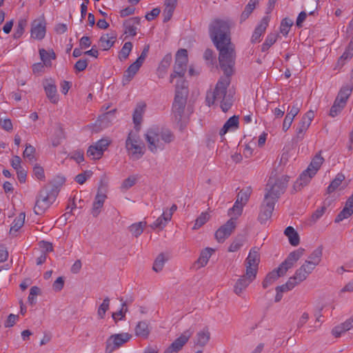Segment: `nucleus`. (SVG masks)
Returning <instances> with one entry per match:
<instances>
[{
  "instance_id": "obj_1",
  "label": "nucleus",
  "mask_w": 353,
  "mask_h": 353,
  "mask_svg": "<svg viewBox=\"0 0 353 353\" xmlns=\"http://www.w3.org/2000/svg\"><path fill=\"white\" fill-rule=\"evenodd\" d=\"M219 51V61L220 68L223 71L226 78L220 79L213 91H209L206 94L205 101L208 106L216 101L221 103L223 112H226L232 107L234 102L233 94L228 92L227 88L230 85V77L233 74V68L235 64L236 53L234 46L230 42L220 43L215 46Z\"/></svg>"
},
{
  "instance_id": "obj_2",
  "label": "nucleus",
  "mask_w": 353,
  "mask_h": 353,
  "mask_svg": "<svg viewBox=\"0 0 353 353\" xmlns=\"http://www.w3.org/2000/svg\"><path fill=\"white\" fill-rule=\"evenodd\" d=\"M305 250L299 248L289 254L283 262L275 270L269 272L265 277L262 285L263 288H267L279 277L283 276L287 271L292 268L296 261L303 256Z\"/></svg>"
},
{
  "instance_id": "obj_3",
  "label": "nucleus",
  "mask_w": 353,
  "mask_h": 353,
  "mask_svg": "<svg viewBox=\"0 0 353 353\" xmlns=\"http://www.w3.org/2000/svg\"><path fill=\"white\" fill-rule=\"evenodd\" d=\"M145 139L148 149L152 153H156L158 150H163L165 143L173 141L174 136L169 130L150 128L145 134Z\"/></svg>"
},
{
  "instance_id": "obj_4",
  "label": "nucleus",
  "mask_w": 353,
  "mask_h": 353,
  "mask_svg": "<svg viewBox=\"0 0 353 353\" xmlns=\"http://www.w3.org/2000/svg\"><path fill=\"white\" fill-rule=\"evenodd\" d=\"M188 94L186 82L180 79L177 81L175 90V97L172 104V114L175 121L182 120Z\"/></svg>"
},
{
  "instance_id": "obj_5",
  "label": "nucleus",
  "mask_w": 353,
  "mask_h": 353,
  "mask_svg": "<svg viewBox=\"0 0 353 353\" xmlns=\"http://www.w3.org/2000/svg\"><path fill=\"white\" fill-rule=\"evenodd\" d=\"M210 37L214 44L216 43H224L230 42V25L228 22L216 19L214 20L209 28Z\"/></svg>"
},
{
  "instance_id": "obj_6",
  "label": "nucleus",
  "mask_w": 353,
  "mask_h": 353,
  "mask_svg": "<svg viewBox=\"0 0 353 353\" xmlns=\"http://www.w3.org/2000/svg\"><path fill=\"white\" fill-rule=\"evenodd\" d=\"M288 179V176H282L278 179L270 178L266 185L264 199L276 203L280 196L284 193Z\"/></svg>"
},
{
  "instance_id": "obj_7",
  "label": "nucleus",
  "mask_w": 353,
  "mask_h": 353,
  "mask_svg": "<svg viewBox=\"0 0 353 353\" xmlns=\"http://www.w3.org/2000/svg\"><path fill=\"white\" fill-rule=\"evenodd\" d=\"M57 192L54 189L49 190L45 187L39 191L37 197L34 212L38 215L43 214L54 201Z\"/></svg>"
},
{
  "instance_id": "obj_8",
  "label": "nucleus",
  "mask_w": 353,
  "mask_h": 353,
  "mask_svg": "<svg viewBox=\"0 0 353 353\" xmlns=\"http://www.w3.org/2000/svg\"><path fill=\"white\" fill-rule=\"evenodd\" d=\"M188 51L185 49H180L176 54L174 74L170 75V83H172L174 78L176 76L183 77L185 73L188 64Z\"/></svg>"
},
{
  "instance_id": "obj_9",
  "label": "nucleus",
  "mask_w": 353,
  "mask_h": 353,
  "mask_svg": "<svg viewBox=\"0 0 353 353\" xmlns=\"http://www.w3.org/2000/svg\"><path fill=\"white\" fill-rule=\"evenodd\" d=\"M125 148L134 159H140L143 154V147L139 143V137L136 133L132 132L128 134L125 141Z\"/></svg>"
},
{
  "instance_id": "obj_10",
  "label": "nucleus",
  "mask_w": 353,
  "mask_h": 353,
  "mask_svg": "<svg viewBox=\"0 0 353 353\" xmlns=\"http://www.w3.org/2000/svg\"><path fill=\"white\" fill-rule=\"evenodd\" d=\"M259 263L260 254L259 253V248L256 247L252 248L244 262L247 274H251L256 277Z\"/></svg>"
},
{
  "instance_id": "obj_11",
  "label": "nucleus",
  "mask_w": 353,
  "mask_h": 353,
  "mask_svg": "<svg viewBox=\"0 0 353 353\" xmlns=\"http://www.w3.org/2000/svg\"><path fill=\"white\" fill-rule=\"evenodd\" d=\"M131 337V334L128 333L112 335L106 341L105 353H112L114 350L127 343Z\"/></svg>"
},
{
  "instance_id": "obj_12",
  "label": "nucleus",
  "mask_w": 353,
  "mask_h": 353,
  "mask_svg": "<svg viewBox=\"0 0 353 353\" xmlns=\"http://www.w3.org/2000/svg\"><path fill=\"white\" fill-rule=\"evenodd\" d=\"M192 334V331L190 330H185L179 338L171 343L163 353H178L188 342Z\"/></svg>"
},
{
  "instance_id": "obj_13",
  "label": "nucleus",
  "mask_w": 353,
  "mask_h": 353,
  "mask_svg": "<svg viewBox=\"0 0 353 353\" xmlns=\"http://www.w3.org/2000/svg\"><path fill=\"white\" fill-rule=\"evenodd\" d=\"M46 32V23L43 17L34 20L31 25V37L37 40L44 38Z\"/></svg>"
},
{
  "instance_id": "obj_14",
  "label": "nucleus",
  "mask_w": 353,
  "mask_h": 353,
  "mask_svg": "<svg viewBox=\"0 0 353 353\" xmlns=\"http://www.w3.org/2000/svg\"><path fill=\"white\" fill-rule=\"evenodd\" d=\"M256 276L247 274L245 272L244 274L241 275L234 284L233 292L237 296H241L243 292L247 289L250 284L255 280Z\"/></svg>"
},
{
  "instance_id": "obj_15",
  "label": "nucleus",
  "mask_w": 353,
  "mask_h": 353,
  "mask_svg": "<svg viewBox=\"0 0 353 353\" xmlns=\"http://www.w3.org/2000/svg\"><path fill=\"white\" fill-rule=\"evenodd\" d=\"M314 112L310 110L303 116L296 129L297 139H302L303 138L305 132L314 119Z\"/></svg>"
},
{
  "instance_id": "obj_16",
  "label": "nucleus",
  "mask_w": 353,
  "mask_h": 353,
  "mask_svg": "<svg viewBox=\"0 0 353 353\" xmlns=\"http://www.w3.org/2000/svg\"><path fill=\"white\" fill-rule=\"evenodd\" d=\"M236 227L233 217L228 220L225 224L222 225L215 233V237L219 242H223L225 239L230 236Z\"/></svg>"
},
{
  "instance_id": "obj_17",
  "label": "nucleus",
  "mask_w": 353,
  "mask_h": 353,
  "mask_svg": "<svg viewBox=\"0 0 353 353\" xmlns=\"http://www.w3.org/2000/svg\"><path fill=\"white\" fill-rule=\"evenodd\" d=\"M274 205V202L270 200L266 201L265 199H263L258 217L261 223H265L266 221L271 218Z\"/></svg>"
},
{
  "instance_id": "obj_18",
  "label": "nucleus",
  "mask_w": 353,
  "mask_h": 353,
  "mask_svg": "<svg viewBox=\"0 0 353 353\" xmlns=\"http://www.w3.org/2000/svg\"><path fill=\"white\" fill-rule=\"evenodd\" d=\"M270 18L268 16H265L263 17L260 23L256 27L252 36V42L256 43L260 41V38L262 34L265 32L267 27L268 26V23L270 22Z\"/></svg>"
},
{
  "instance_id": "obj_19",
  "label": "nucleus",
  "mask_w": 353,
  "mask_h": 353,
  "mask_svg": "<svg viewBox=\"0 0 353 353\" xmlns=\"http://www.w3.org/2000/svg\"><path fill=\"white\" fill-rule=\"evenodd\" d=\"M47 97L52 103H57L59 98L57 94V86L52 80H46L43 84Z\"/></svg>"
},
{
  "instance_id": "obj_20",
  "label": "nucleus",
  "mask_w": 353,
  "mask_h": 353,
  "mask_svg": "<svg viewBox=\"0 0 353 353\" xmlns=\"http://www.w3.org/2000/svg\"><path fill=\"white\" fill-rule=\"evenodd\" d=\"M139 17H132L126 20L123 26L125 28L124 33L132 37H134L137 34V30L138 26L140 24Z\"/></svg>"
},
{
  "instance_id": "obj_21",
  "label": "nucleus",
  "mask_w": 353,
  "mask_h": 353,
  "mask_svg": "<svg viewBox=\"0 0 353 353\" xmlns=\"http://www.w3.org/2000/svg\"><path fill=\"white\" fill-rule=\"evenodd\" d=\"M141 65L139 63V61H134L132 63L128 69L124 72L122 83L123 85H126L132 81L135 74L139 70Z\"/></svg>"
},
{
  "instance_id": "obj_22",
  "label": "nucleus",
  "mask_w": 353,
  "mask_h": 353,
  "mask_svg": "<svg viewBox=\"0 0 353 353\" xmlns=\"http://www.w3.org/2000/svg\"><path fill=\"white\" fill-rule=\"evenodd\" d=\"M105 199L106 195L102 193L101 190L99 189L91 210V214L93 216L97 217L100 214L101 209L103 205Z\"/></svg>"
},
{
  "instance_id": "obj_23",
  "label": "nucleus",
  "mask_w": 353,
  "mask_h": 353,
  "mask_svg": "<svg viewBox=\"0 0 353 353\" xmlns=\"http://www.w3.org/2000/svg\"><path fill=\"white\" fill-rule=\"evenodd\" d=\"M310 172V169H306L300 174L299 179L294 184V189L296 191L301 190L302 188L307 185L310 183L312 178L314 176L312 175Z\"/></svg>"
},
{
  "instance_id": "obj_24",
  "label": "nucleus",
  "mask_w": 353,
  "mask_h": 353,
  "mask_svg": "<svg viewBox=\"0 0 353 353\" xmlns=\"http://www.w3.org/2000/svg\"><path fill=\"white\" fill-rule=\"evenodd\" d=\"M116 38L117 34L113 32L103 34L99 39L101 48L103 50H109L114 45Z\"/></svg>"
},
{
  "instance_id": "obj_25",
  "label": "nucleus",
  "mask_w": 353,
  "mask_h": 353,
  "mask_svg": "<svg viewBox=\"0 0 353 353\" xmlns=\"http://www.w3.org/2000/svg\"><path fill=\"white\" fill-rule=\"evenodd\" d=\"M353 213V201L347 200L343 209L339 212V214L335 218V223H339L345 219L350 216Z\"/></svg>"
},
{
  "instance_id": "obj_26",
  "label": "nucleus",
  "mask_w": 353,
  "mask_h": 353,
  "mask_svg": "<svg viewBox=\"0 0 353 353\" xmlns=\"http://www.w3.org/2000/svg\"><path fill=\"white\" fill-rule=\"evenodd\" d=\"M145 107L146 105L144 103H139L134 110L132 117L133 122L136 127L139 125L142 122Z\"/></svg>"
},
{
  "instance_id": "obj_27",
  "label": "nucleus",
  "mask_w": 353,
  "mask_h": 353,
  "mask_svg": "<svg viewBox=\"0 0 353 353\" xmlns=\"http://www.w3.org/2000/svg\"><path fill=\"white\" fill-rule=\"evenodd\" d=\"M321 152L317 153L312 159L311 163L308 165L307 169H310V173L312 175H315L317 171L320 169L321 165L324 161V159L321 156Z\"/></svg>"
},
{
  "instance_id": "obj_28",
  "label": "nucleus",
  "mask_w": 353,
  "mask_h": 353,
  "mask_svg": "<svg viewBox=\"0 0 353 353\" xmlns=\"http://www.w3.org/2000/svg\"><path fill=\"white\" fill-rule=\"evenodd\" d=\"M284 234L288 238L289 242L292 245L296 246L299 244V235L293 227H287L284 231Z\"/></svg>"
},
{
  "instance_id": "obj_29",
  "label": "nucleus",
  "mask_w": 353,
  "mask_h": 353,
  "mask_svg": "<svg viewBox=\"0 0 353 353\" xmlns=\"http://www.w3.org/2000/svg\"><path fill=\"white\" fill-rule=\"evenodd\" d=\"M210 339V333L207 327L199 332L196 336L195 343L197 345L205 346Z\"/></svg>"
},
{
  "instance_id": "obj_30",
  "label": "nucleus",
  "mask_w": 353,
  "mask_h": 353,
  "mask_svg": "<svg viewBox=\"0 0 353 353\" xmlns=\"http://www.w3.org/2000/svg\"><path fill=\"white\" fill-rule=\"evenodd\" d=\"M352 92V86L350 85H343L339 90L338 95L336 98L340 102L346 105L347 99L351 95Z\"/></svg>"
},
{
  "instance_id": "obj_31",
  "label": "nucleus",
  "mask_w": 353,
  "mask_h": 353,
  "mask_svg": "<svg viewBox=\"0 0 353 353\" xmlns=\"http://www.w3.org/2000/svg\"><path fill=\"white\" fill-rule=\"evenodd\" d=\"M323 255V248L322 246H319L316 248L309 256L308 260L305 261L310 263V264L314 265V266L318 265L322 258Z\"/></svg>"
},
{
  "instance_id": "obj_32",
  "label": "nucleus",
  "mask_w": 353,
  "mask_h": 353,
  "mask_svg": "<svg viewBox=\"0 0 353 353\" xmlns=\"http://www.w3.org/2000/svg\"><path fill=\"white\" fill-rule=\"evenodd\" d=\"M25 218L26 214L24 212H21L19 216L14 219L10 230V234H14L23 227L25 222Z\"/></svg>"
},
{
  "instance_id": "obj_33",
  "label": "nucleus",
  "mask_w": 353,
  "mask_h": 353,
  "mask_svg": "<svg viewBox=\"0 0 353 353\" xmlns=\"http://www.w3.org/2000/svg\"><path fill=\"white\" fill-rule=\"evenodd\" d=\"M148 323L146 321H140L135 327V334L137 336L146 339L150 334Z\"/></svg>"
},
{
  "instance_id": "obj_34",
  "label": "nucleus",
  "mask_w": 353,
  "mask_h": 353,
  "mask_svg": "<svg viewBox=\"0 0 353 353\" xmlns=\"http://www.w3.org/2000/svg\"><path fill=\"white\" fill-rule=\"evenodd\" d=\"M214 250L212 248H207L204 250H203L197 259V261L195 262V265L198 264V268L204 267L207 265L209 259L210 258L212 255V252Z\"/></svg>"
},
{
  "instance_id": "obj_35",
  "label": "nucleus",
  "mask_w": 353,
  "mask_h": 353,
  "mask_svg": "<svg viewBox=\"0 0 353 353\" xmlns=\"http://www.w3.org/2000/svg\"><path fill=\"white\" fill-rule=\"evenodd\" d=\"M115 119L114 112L109 111L103 114H102L97 122L99 123V125L101 128H107L110 123L113 122Z\"/></svg>"
},
{
  "instance_id": "obj_36",
  "label": "nucleus",
  "mask_w": 353,
  "mask_h": 353,
  "mask_svg": "<svg viewBox=\"0 0 353 353\" xmlns=\"http://www.w3.org/2000/svg\"><path fill=\"white\" fill-rule=\"evenodd\" d=\"M115 119L114 112L109 111L103 114H102L97 122L99 123V125L101 128H107L110 123L113 122Z\"/></svg>"
},
{
  "instance_id": "obj_37",
  "label": "nucleus",
  "mask_w": 353,
  "mask_h": 353,
  "mask_svg": "<svg viewBox=\"0 0 353 353\" xmlns=\"http://www.w3.org/2000/svg\"><path fill=\"white\" fill-rule=\"evenodd\" d=\"M39 54L43 64L47 67L51 66V59H55L56 58L55 53L52 50L51 52H47L44 49H40Z\"/></svg>"
},
{
  "instance_id": "obj_38",
  "label": "nucleus",
  "mask_w": 353,
  "mask_h": 353,
  "mask_svg": "<svg viewBox=\"0 0 353 353\" xmlns=\"http://www.w3.org/2000/svg\"><path fill=\"white\" fill-rule=\"evenodd\" d=\"M145 226H146V222H145V221H140L138 223H135L132 224L129 227V231L131 232V234L134 236L138 237L143 233V230Z\"/></svg>"
},
{
  "instance_id": "obj_39",
  "label": "nucleus",
  "mask_w": 353,
  "mask_h": 353,
  "mask_svg": "<svg viewBox=\"0 0 353 353\" xmlns=\"http://www.w3.org/2000/svg\"><path fill=\"white\" fill-rule=\"evenodd\" d=\"M279 37L277 33H270L268 34L264 43L262 44L261 50L263 52L268 50L275 43Z\"/></svg>"
},
{
  "instance_id": "obj_40",
  "label": "nucleus",
  "mask_w": 353,
  "mask_h": 353,
  "mask_svg": "<svg viewBox=\"0 0 353 353\" xmlns=\"http://www.w3.org/2000/svg\"><path fill=\"white\" fill-rule=\"evenodd\" d=\"M239 125V117L234 115L230 117L224 124L223 128L221 130V134H225L228 130L232 128H237Z\"/></svg>"
},
{
  "instance_id": "obj_41",
  "label": "nucleus",
  "mask_w": 353,
  "mask_h": 353,
  "mask_svg": "<svg viewBox=\"0 0 353 353\" xmlns=\"http://www.w3.org/2000/svg\"><path fill=\"white\" fill-rule=\"evenodd\" d=\"M110 299L108 297H105L103 299V303L99 305L97 310V315L99 319H104L105 313L110 307Z\"/></svg>"
},
{
  "instance_id": "obj_42",
  "label": "nucleus",
  "mask_w": 353,
  "mask_h": 353,
  "mask_svg": "<svg viewBox=\"0 0 353 353\" xmlns=\"http://www.w3.org/2000/svg\"><path fill=\"white\" fill-rule=\"evenodd\" d=\"M345 176L342 174H338L335 179L331 182L327 188V192L330 194L335 191V190L341 185V182L344 180Z\"/></svg>"
},
{
  "instance_id": "obj_43",
  "label": "nucleus",
  "mask_w": 353,
  "mask_h": 353,
  "mask_svg": "<svg viewBox=\"0 0 353 353\" xmlns=\"http://www.w3.org/2000/svg\"><path fill=\"white\" fill-rule=\"evenodd\" d=\"M132 46V43L130 41L124 43L119 54V58L121 61L125 60L128 57Z\"/></svg>"
},
{
  "instance_id": "obj_44",
  "label": "nucleus",
  "mask_w": 353,
  "mask_h": 353,
  "mask_svg": "<svg viewBox=\"0 0 353 353\" xmlns=\"http://www.w3.org/2000/svg\"><path fill=\"white\" fill-rule=\"evenodd\" d=\"M103 153L100 150L96 145H90L87 151L88 157H90L92 159H99L103 156Z\"/></svg>"
},
{
  "instance_id": "obj_45",
  "label": "nucleus",
  "mask_w": 353,
  "mask_h": 353,
  "mask_svg": "<svg viewBox=\"0 0 353 353\" xmlns=\"http://www.w3.org/2000/svg\"><path fill=\"white\" fill-rule=\"evenodd\" d=\"M250 194L251 190L249 188L245 190H241L239 192L236 201L245 205L250 196Z\"/></svg>"
},
{
  "instance_id": "obj_46",
  "label": "nucleus",
  "mask_w": 353,
  "mask_h": 353,
  "mask_svg": "<svg viewBox=\"0 0 353 353\" xmlns=\"http://www.w3.org/2000/svg\"><path fill=\"white\" fill-rule=\"evenodd\" d=\"M293 25V21L288 19L285 18L281 21V26H280V32L284 35L287 36L289 33V31L290 30V28Z\"/></svg>"
},
{
  "instance_id": "obj_47",
  "label": "nucleus",
  "mask_w": 353,
  "mask_h": 353,
  "mask_svg": "<svg viewBox=\"0 0 353 353\" xmlns=\"http://www.w3.org/2000/svg\"><path fill=\"white\" fill-rule=\"evenodd\" d=\"M243 206L244 205L236 201L233 207L228 210V215L232 216L234 214L236 216L234 218L235 221L242 214Z\"/></svg>"
},
{
  "instance_id": "obj_48",
  "label": "nucleus",
  "mask_w": 353,
  "mask_h": 353,
  "mask_svg": "<svg viewBox=\"0 0 353 353\" xmlns=\"http://www.w3.org/2000/svg\"><path fill=\"white\" fill-rule=\"evenodd\" d=\"M309 274L305 271V266H301L299 269H297L294 274V279L300 283L302 281H305Z\"/></svg>"
},
{
  "instance_id": "obj_49",
  "label": "nucleus",
  "mask_w": 353,
  "mask_h": 353,
  "mask_svg": "<svg viewBox=\"0 0 353 353\" xmlns=\"http://www.w3.org/2000/svg\"><path fill=\"white\" fill-rule=\"evenodd\" d=\"M165 262V259L163 254H160L157 257V259H155V261L154 262L153 268H152L154 271H155L157 272L161 271L164 266Z\"/></svg>"
},
{
  "instance_id": "obj_50",
  "label": "nucleus",
  "mask_w": 353,
  "mask_h": 353,
  "mask_svg": "<svg viewBox=\"0 0 353 353\" xmlns=\"http://www.w3.org/2000/svg\"><path fill=\"white\" fill-rule=\"evenodd\" d=\"M27 24V21L25 19H20L18 21L17 26L16 27L14 37L15 39H18L22 36L24 32L25 27Z\"/></svg>"
},
{
  "instance_id": "obj_51",
  "label": "nucleus",
  "mask_w": 353,
  "mask_h": 353,
  "mask_svg": "<svg viewBox=\"0 0 353 353\" xmlns=\"http://www.w3.org/2000/svg\"><path fill=\"white\" fill-rule=\"evenodd\" d=\"M209 217V214L207 212H202L201 215L196 219L193 229L197 230L201 228L208 221Z\"/></svg>"
},
{
  "instance_id": "obj_52",
  "label": "nucleus",
  "mask_w": 353,
  "mask_h": 353,
  "mask_svg": "<svg viewBox=\"0 0 353 353\" xmlns=\"http://www.w3.org/2000/svg\"><path fill=\"white\" fill-rule=\"evenodd\" d=\"M127 311H128V308H127L126 303L124 302L122 303L121 309L117 312H113L112 316L113 319L115 321V322H117V321L119 319L122 320L125 318V313Z\"/></svg>"
},
{
  "instance_id": "obj_53",
  "label": "nucleus",
  "mask_w": 353,
  "mask_h": 353,
  "mask_svg": "<svg viewBox=\"0 0 353 353\" xmlns=\"http://www.w3.org/2000/svg\"><path fill=\"white\" fill-rule=\"evenodd\" d=\"M39 293L40 289L37 286H32L30 288L28 301L31 305H33L36 303L35 296L39 294Z\"/></svg>"
},
{
  "instance_id": "obj_54",
  "label": "nucleus",
  "mask_w": 353,
  "mask_h": 353,
  "mask_svg": "<svg viewBox=\"0 0 353 353\" xmlns=\"http://www.w3.org/2000/svg\"><path fill=\"white\" fill-rule=\"evenodd\" d=\"M34 152L35 148L30 144H26L23 155L24 158H28L30 161H32L34 160Z\"/></svg>"
},
{
  "instance_id": "obj_55",
  "label": "nucleus",
  "mask_w": 353,
  "mask_h": 353,
  "mask_svg": "<svg viewBox=\"0 0 353 353\" xmlns=\"http://www.w3.org/2000/svg\"><path fill=\"white\" fill-rule=\"evenodd\" d=\"M203 58L208 64L214 65L216 63V57L211 49H206L203 54Z\"/></svg>"
},
{
  "instance_id": "obj_56",
  "label": "nucleus",
  "mask_w": 353,
  "mask_h": 353,
  "mask_svg": "<svg viewBox=\"0 0 353 353\" xmlns=\"http://www.w3.org/2000/svg\"><path fill=\"white\" fill-rule=\"evenodd\" d=\"M111 141L108 138H103L97 141L94 145H96L103 153L110 144Z\"/></svg>"
},
{
  "instance_id": "obj_57",
  "label": "nucleus",
  "mask_w": 353,
  "mask_h": 353,
  "mask_svg": "<svg viewBox=\"0 0 353 353\" xmlns=\"http://www.w3.org/2000/svg\"><path fill=\"white\" fill-rule=\"evenodd\" d=\"M92 172L90 170L79 174L75 177V181L79 184H83L86 180L91 177Z\"/></svg>"
},
{
  "instance_id": "obj_58",
  "label": "nucleus",
  "mask_w": 353,
  "mask_h": 353,
  "mask_svg": "<svg viewBox=\"0 0 353 353\" xmlns=\"http://www.w3.org/2000/svg\"><path fill=\"white\" fill-rule=\"evenodd\" d=\"M353 56V50H351L349 47H347L343 54L341 56L338 61L339 64H341L342 65L344 64L343 61L345 60H347L352 58Z\"/></svg>"
},
{
  "instance_id": "obj_59",
  "label": "nucleus",
  "mask_w": 353,
  "mask_h": 353,
  "mask_svg": "<svg viewBox=\"0 0 353 353\" xmlns=\"http://www.w3.org/2000/svg\"><path fill=\"white\" fill-rule=\"evenodd\" d=\"M326 208L325 206L321 207V208L317 209L311 216V221L315 223L317 220H319L323 214L325 213Z\"/></svg>"
},
{
  "instance_id": "obj_60",
  "label": "nucleus",
  "mask_w": 353,
  "mask_h": 353,
  "mask_svg": "<svg viewBox=\"0 0 353 353\" xmlns=\"http://www.w3.org/2000/svg\"><path fill=\"white\" fill-rule=\"evenodd\" d=\"M18 319H19V316L18 315L10 314L8 316L6 321H5L4 326L6 327H12L16 323V321L18 320Z\"/></svg>"
},
{
  "instance_id": "obj_61",
  "label": "nucleus",
  "mask_w": 353,
  "mask_h": 353,
  "mask_svg": "<svg viewBox=\"0 0 353 353\" xmlns=\"http://www.w3.org/2000/svg\"><path fill=\"white\" fill-rule=\"evenodd\" d=\"M243 245V241L241 239L234 240L230 245L228 251L231 252H236Z\"/></svg>"
},
{
  "instance_id": "obj_62",
  "label": "nucleus",
  "mask_w": 353,
  "mask_h": 353,
  "mask_svg": "<svg viewBox=\"0 0 353 353\" xmlns=\"http://www.w3.org/2000/svg\"><path fill=\"white\" fill-rule=\"evenodd\" d=\"M88 66L87 59H79L74 65V69L76 71L81 72L83 71Z\"/></svg>"
},
{
  "instance_id": "obj_63",
  "label": "nucleus",
  "mask_w": 353,
  "mask_h": 353,
  "mask_svg": "<svg viewBox=\"0 0 353 353\" xmlns=\"http://www.w3.org/2000/svg\"><path fill=\"white\" fill-rule=\"evenodd\" d=\"M33 173L34 176L39 180L45 178L44 170L42 167L36 165L33 168Z\"/></svg>"
},
{
  "instance_id": "obj_64",
  "label": "nucleus",
  "mask_w": 353,
  "mask_h": 353,
  "mask_svg": "<svg viewBox=\"0 0 353 353\" xmlns=\"http://www.w3.org/2000/svg\"><path fill=\"white\" fill-rule=\"evenodd\" d=\"M137 178L134 176H129L125 179L122 183V187L125 189H129L136 183Z\"/></svg>"
}]
</instances>
